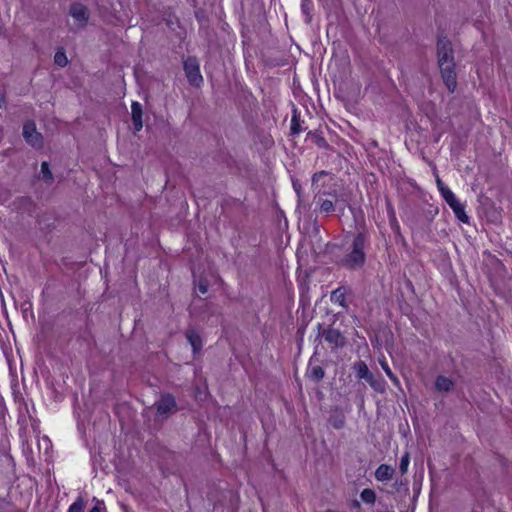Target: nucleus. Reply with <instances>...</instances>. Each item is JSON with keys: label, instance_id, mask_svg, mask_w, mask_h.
Returning a JSON list of instances; mask_svg holds the SVG:
<instances>
[{"label": "nucleus", "instance_id": "nucleus-27", "mask_svg": "<svg viewBox=\"0 0 512 512\" xmlns=\"http://www.w3.org/2000/svg\"><path fill=\"white\" fill-rule=\"evenodd\" d=\"M54 62L60 67H65L68 63L67 56L63 50H58L54 56Z\"/></svg>", "mask_w": 512, "mask_h": 512}, {"label": "nucleus", "instance_id": "nucleus-32", "mask_svg": "<svg viewBox=\"0 0 512 512\" xmlns=\"http://www.w3.org/2000/svg\"><path fill=\"white\" fill-rule=\"evenodd\" d=\"M197 289L201 294H205L208 291V282L206 280H200Z\"/></svg>", "mask_w": 512, "mask_h": 512}, {"label": "nucleus", "instance_id": "nucleus-5", "mask_svg": "<svg viewBox=\"0 0 512 512\" xmlns=\"http://www.w3.org/2000/svg\"><path fill=\"white\" fill-rule=\"evenodd\" d=\"M183 69L190 85L199 87L203 83L199 62L196 57H188L183 63Z\"/></svg>", "mask_w": 512, "mask_h": 512}, {"label": "nucleus", "instance_id": "nucleus-35", "mask_svg": "<svg viewBox=\"0 0 512 512\" xmlns=\"http://www.w3.org/2000/svg\"><path fill=\"white\" fill-rule=\"evenodd\" d=\"M6 103V98L4 93H0V108L4 107Z\"/></svg>", "mask_w": 512, "mask_h": 512}, {"label": "nucleus", "instance_id": "nucleus-20", "mask_svg": "<svg viewBox=\"0 0 512 512\" xmlns=\"http://www.w3.org/2000/svg\"><path fill=\"white\" fill-rule=\"evenodd\" d=\"M367 383L377 393L383 394L386 392V381L380 375L378 377L374 376L372 380Z\"/></svg>", "mask_w": 512, "mask_h": 512}, {"label": "nucleus", "instance_id": "nucleus-22", "mask_svg": "<svg viewBox=\"0 0 512 512\" xmlns=\"http://www.w3.org/2000/svg\"><path fill=\"white\" fill-rule=\"evenodd\" d=\"M329 423L335 429H341L345 425V416L341 412L332 414L329 418Z\"/></svg>", "mask_w": 512, "mask_h": 512}, {"label": "nucleus", "instance_id": "nucleus-15", "mask_svg": "<svg viewBox=\"0 0 512 512\" xmlns=\"http://www.w3.org/2000/svg\"><path fill=\"white\" fill-rule=\"evenodd\" d=\"M131 115H132V122L135 132H139L143 127L142 122V106L139 102L134 101L131 104Z\"/></svg>", "mask_w": 512, "mask_h": 512}, {"label": "nucleus", "instance_id": "nucleus-4", "mask_svg": "<svg viewBox=\"0 0 512 512\" xmlns=\"http://www.w3.org/2000/svg\"><path fill=\"white\" fill-rule=\"evenodd\" d=\"M318 335L321 336L329 344V347L332 351L341 349L347 344V339L344 334L340 330L331 326L319 331Z\"/></svg>", "mask_w": 512, "mask_h": 512}, {"label": "nucleus", "instance_id": "nucleus-28", "mask_svg": "<svg viewBox=\"0 0 512 512\" xmlns=\"http://www.w3.org/2000/svg\"><path fill=\"white\" fill-rule=\"evenodd\" d=\"M409 463H410V454H409V452L406 451L400 459L399 470H400L401 474L407 473Z\"/></svg>", "mask_w": 512, "mask_h": 512}, {"label": "nucleus", "instance_id": "nucleus-33", "mask_svg": "<svg viewBox=\"0 0 512 512\" xmlns=\"http://www.w3.org/2000/svg\"><path fill=\"white\" fill-rule=\"evenodd\" d=\"M293 188H294L297 196L300 198L302 187H301V184L297 180L293 181Z\"/></svg>", "mask_w": 512, "mask_h": 512}, {"label": "nucleus", "instance_id": "nucleus-3", "mask_svg": "<svg viewBox=\"0 0 512 512\" xmlns=\"http://www.w3.org/2000/svg\"><path fill=\"white\" fill-rule=\"evenodd\" d=\"M154 406L156 408V416L162 419L168 418L178 410L175 397L170 393L162 394Z\"/></svg>", "mask_w": 512, "mask_h": 512}, {"label": "nucleus", "instance_id": "nucleus-25", "mask_svg": "<svg viewBox=\"0 0 512 512\" xmlns=\"http://www.w3.org/2000/svg\"><path fill=\"white\" fill-rule=\"evenodd\" d=\"M85 501L82 497H78L68 509V512H83L85 508Z\"/></svg>", "mask_w": 512, "mask_h": 512}, {"label": "nucleus", "instance_id": "nucleus-29", "mask_svg": "<svg viewBox=\"0 0 512 512\" xmlns=\"http://www.w3.org/2000/svg\"><path fill=\"white\" fill-rule=\"evenodd\" d=\"M95 505L90 509L89 512H107L104 501L97 498H93Z\"/></svg>", "mask_w": 512, "mask_h": 512}, {"label": "nucleus", "instance_id": "nucleus-19", "mask_svg": "<svg viewBox=\"0 0 512 512\" xmlns=\"http://www.w3.org/2000/svg\"><path fill=\"white\" fill-rule=\"evenodd\" d=\"M379 364H380L381 368L384 370L385 374L388 376V378L392 381V383L398 389L402 390L399 378L392 372L387 361L385 359H380Z\"/></svg>", "mask_w": 512, "mask_h": 512}, {"label": "nucleus", "instance_id": "nucleus-34", "mask_svg": "<svg viewBox=\"0 0 512 512\" xmlns=\"http://www.w3.org/2000/svg\"><path fill=\"white\" fill-rule=\"evenodd\" d=\"M324 175H326L325 171H320V172L314 173L312 176V182L313 183L317 182L320 179V177H322Z\"/></svg>", "mask_w": 512, "mask_h": 512}, {"label": "nucleus", "instance_id": "nucleus-13", "mask_svg": "<svg viewBox=\"0 0 512 512\" xmlns=\"http://www.w3.org/2000/svg\"><path fill=\"white\" fill-rule=\"evenodd\" d=\"M349 292V289L346 286H340L337 289L333 290L330 295V300L332 303L338 304L344 310H348V304L346 302V295Z\"/></svg>", "mask_w": 512, "mask_h": 512}, {"label": "nucleus", "instance_id": "nucleus-30", "mask_svg": "<svg viewBox=\"0 0 512 512\" xmlns=\"http://www.w3.org/2000/svg\"><path fill=\"white\" fill-rule=\"evenodd\" d=\"M408 482L407 480H396L393 484V487L396 491H400L402 488L404 489V493L406 494L409 491V488L407 486Z\"/></svg>", "mask_w": 512, "mask_h": 512}, {"label": "nucleus", "instance_id": "nucleus-17", "mask_svg": "<svg viewBox=\"0 0 512 512\" xmlns=\"http://www.w3.org/2000/svg\"><path fill=\"white\" fill-rule=\"evenodd\" d=\"M306 140L312 142L321 149L328 150L331 148L326 139L324 138L322 132L317 130L309 131L307 133Z\"/></svg>", "mask_w": 512, "mask_h": 512}, {"label": "nucleus", "instance_id": "nucleus-9", "mask_svg": "<svg viewBox=\"0 0 512 512\" xmlns=\"http://www.w3.org/2000/svg\"><path fill=\"white\" fill-rule=\"evenodd\" d=\"M442 197L449 205V207L453 210L456 218L463 223H468L469 217L465 213L464 206L456 198L455 194L451 190L444 191V195H442Z\"/></svg>", "mask_w": 512, "mask_h": 512}, {"label": "nucleus", "instance_id": "nucleus-6", "mask_svg": "<svg viewBox=\"0 0 512 512\" xmlns=\"http://www.w3.org/2000/svg\"><path fill=\"white\" fill-rule=\"evenodd\" d=\"M436 48L438 64L455 61L452 43L446 36L438 37Z\"/></svg>", "mask_w": 512, "mask_h": 512}, {"label": "nucleus", "instance_id": "nucleus-2", "mask_svg": "<svg viewBox=\"0 0 512 512\" xmlns=\"http://www.w3.org/2000/svg\"><path fill=\"white\" fill-rule=\"evenodd\" d=\"M314 201L316 204L315 211L324 216H328L336 210V207L338 205V196H337L336 191H333V192L319 191L314 196Z\"/></svg>", "mask_w": 512, "mask_h": 512}, {"label": "nucleus", "instance_id": "nucleus-31", "mask_svg": "<svg viewBox=\"0 0 512 512\" xmlns=\"http://www.w3.org/2000/svg\"><path fill=\"white\" fill-rule=\"evenodd\" d=\"M436 184H437V187H438V190H439L441 196L444 195V191L450 190L449 187H447L439 177H437V179H436Z\"/></svg>", "mask_w": 512, "mask_h": 512}, {"label": "nucleus", "instance_id": "nucleus-14", "mask_svg": "<svg viewBox=\"0 0 512 512\" xmlns=\"http://www.w3.org/2000/svg\"><path fill=\"white\" fill-rule=\"evenodd\" d=\"M352 369L358 379H364L366 382L372 380V378L375 376L372 372H370L367 364L362 360L354 362Z\"/></svg>", "mask_w": 512, "mask_h": 512}, {"label": "nucleus", "instance_id": "nucleus-16", "mask_svg": "<svg viewBox=\"0 0 512 512\" xmlns=\"http://www.w3.org/2000/svg\"><path fill=\"white\" fill-rule=\"evenodd\" d=\"M395 469L387 464H381L375 471V478L379 482H386L392 479Z\"/></svg>", "mask_w": 512, "mask_h": 512}, {"label": "nucleus", "instance_id": "nucleus-10", "mask_svg": "<svg viewBox=\"0 0 512 512\" xmlns=\"http://www.w3.org/2000/svg\"><path fill=\"white\" fill-rule=\"evenodd\" d=\"M69 14L78 22L79 27H85L90 17L88 8L81 3H73L70 6Z\"/></svg>", "mask_w": 512, "mask_h": 512}, {"label": "nucleus", "instance_id": "nucleus-18", "mask_svg": "<svg viewBox=\"0 0 512 512\" xmlns=\"http://www.w3.org/2000/svg\"><path fill=\"white\" fill-rule=\"evenodd\" d=\"M306 376L314 381V382H319L321 381L324 376H325V371L324 369L319 366V365H315V366H309L308 369H307V372H306Z\"/></svg>", "mask_w": 512, "mask_h": 512}, {"label": "nucleus", "instance_id": "nucleus-1", "mask_svg": "<svg viewBox=\"0 0 512 512\" xmlns=\"http://www.w3.org/2000/svg\"><path fill=\"white\" fill-rule=\"evenodd\" d=\"M369 244L368 233L359 231L353 238L350 251L341 259V264L351 270L361 268L366 261L365 249Z\"/></svg>", "mask_w": 512, "mask_h": 512}, {"label": "nucleus", "instance_id": "nucleus-21", "mask_svg": "<svg viewBox=\"0 0 512 512\" xmlns=\"http://www.w3.org/2000/svg\"><path fill=\"white\" fill-rule=\"evenodd\" d=\"M300 116L296 108L293 109L291 119V135H298L302 131Z\"/></svg>", "mask_w": 512, "mask_h": 512}, {"label": "nucleus", "instance_id": "nucleus-11", "mask_svg": "<svg viewBox=\"0 0 512 512\" xmlns=\"http://www.w3.org/2000/svg\"><path fill=\"white\" fill-rule=\"evenodd\" d=\"M435 390L439 393H450L455 388V382L450 377L438 375L434 382Z\"/></svg>", "mask_w": 512, "mask_h": 512}, {"label": "nucleus", "instance_id": "nucleus-23", "mask_svg": "<svg viewBox=\"0 0 512 512\" xmlns=\"http://www.w3.org/2000/svg\"><path fill=\"white\" fill-rule=\"evenodd\" d=\"M360 499L367 504H374L376 501V493L370 488H365L360 493Z\"/></svg>", "mask_w": 512, "mask_h": 512}, {"label": "nucleus", "instance_id": "nucleus-24", "mask_svg": "<svg viewBox=\"0 0 512 512\" xmlns=\"http://www.w3.org/2000/svg\"><path fill=\"white\" fill-rule=\"evenodd\" d=\"M41 174H42V179L47 182V183H51L53 181V174L50 170V167H49V164L48 162H42L41 164Z\"/></svg>", "mask_w": 512, "mask_h": 512}, {"label": "nucleus", "instance_id": "nucleus-7", "mask_svg": "<svg viewBox=\"0 0 512 512\" xmlns=\"http://www.w3.org/2000/svg\"><path fill=\"white\" fill-rule=\"evenodd\" d=\"M23 138L34 149L43 148V136L36 129L34 121H27L23 125Z\"/></svg>", "mask_w": 512, "mask_h": 512}, {"label": "nucleus", "instance_id": "nucleus-26", "mask_svg": "<svg viewBox=\"0 0 512 512\" xmlns=\"http://www.w3.org/2000/svg\"><path fill=\"white\" fill-rule=\"evenodd\" d=\"M313 8V4L311 0H302L301 9L302 12L306 15V22L309 23L311 21V11Z\"/></svg>", "mask_w": 512, "mask_h": 512}, {"label": "nucleus", "instance_id": "nucleus-12", "mask_svg": "<svg viewBox=\"0 0 512 512\" xmlns=\"http://www.w3.org/2000/svg\"><path fill=\"white\" fill-rule=\"evenodd\" d=\"M185 337L191 345L194 354L198 353L202 349V338L194 327H188L186 329Z\"/></svg>", "mask_w": 512, "mask_h": 512}, {"label": "nucleus", "instance_id": "nucleus-8", "mask_svg": "<svg viewBox=\"0 0 512 512\" xmlns=\"http://www.w3.org/2000/svg\"><path fill=\"white\" fill-rule=\"evenodd\" d=\"M441 77L443 80V83L449 90V92L453 93L457 87V73H456V63L454 62H448L438 64Z\"/></svg>", "mask_w": 512, "mask_h": 512}]
</instances>
